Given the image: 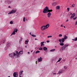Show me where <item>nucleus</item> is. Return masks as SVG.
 <instances>
[{
	"label": "nucleus",
	"mask_w": 77,
	"mask_h": 77,
	"mask_svg": "<svg viewBox=\"0 0 77 77\" xmlns=\"http://www.w3.org/2000/svg\"><path fill=\"white\" fill-rule=\"evenodd\" d=\"M55 51V49H53L51 50L50 51Z\"/></svg>",
	"instance_id": "7c9ffc66"
},
{
	"label": "nucleus",
	"mask_w": 77,
	"mask_h": 77,
	"mask_svg": "<svg viewBox=\"0 0 77 77\" xmlns=\"http://www.w3.org/2000/svg\"><path fill=\"white\" fill-rule=\"evenodd\" d=\"M25 21H26V18L24 17L23 18V21L25 22Z\"/></svg>",
	"instance_id": "f704fd0d"
},
{
	"label": "nucleus",
	"mask_w": 77,
	"mask_h": 77,
	"mask_svg": "<svg viewBox=\"0 0 77 77\" xmlns=\"http://www.w3.org/2000/svg\"><path fill=\"white\" fill-rule=\"evenodd\" d=\"M38 62H40L42 61V57H40L38 59Z\"/></svg>",
	"instance_id": "f8f14e48"
},
{
	"label": "nucleus",
	"mask_w": 77,
	"mask_h": 77,
	"mask_svg": "<svg viewBox=\"0 0 77 77\" xmlns=\"http://www.w3.org/2000/svg\"><path fill=\"white\" fill-rule=\"evenodd\" d=\"M39 50H43V49L42 48H41V47H40V48L38 49Z\"/></svg>",
	"instance_id": "c756f323"
},
{
	"label": "nucleus",
	"mask_w": 77,
	"mask_h": 77,
	"mask_svg": "<svg viewBox=\"0 0 77 77\" xmlns=\"http://www.w3.org/2000/svg\"><path fill=\"white\" fill-rule=\"evenodd\" d=\"M32 51H31V53H32Z\"/></svg>",
	"instance_id": "680f3d73"
},
{
	"label": "nucleus",
	"mask_w": 77,
	"mask_h": 77,
	"mask_svg": "<svg viewBox=\"0 0 77 77\" xmlns=\"http://www.w3.org/2000/svg\"><path fill=\"white\" fill-rule=\"evenodd\" d=\"M76 12H77V10H76Z\"/></svg>",
	"instance_id": "774afa93"
},
{
	"label": "nucleus",
	"mask_w": 77,
	"mask_h": 77,
	"mask_svg": "<svg viewBox=\"0 0 77 77\" xmlns=\"http://www.w3.org/2000/svg\"><path fill=\"white\" fill-rule=\"evenodd\" d=\"M40 53V51H37L36 52H35V54H37V53Z\"/></svg>",
	"instance_id": "c85d7f7f"
},
{
	"label": "nucleus",
	"mask_w": 77,
	"mask_h": 77,
	"mask_svg": "<svg viewBox=\"0 0 77 77\" xmlns=\"http://www.w3.org/2000/svg\"><path fill=\"white\" fill-rule=\"evenodd\" d=\"M43 49L44 51H46L48 50V49L47 48L45 47H44Z\"/></svg>",
	"instance_id": "4468645a"
},
{
	"label": "nucleus",
	"mask_w": 77,
	"mask_h": 77,
	"mask_svg": "<svg viewBox=\"0 0 77 77\" xmlns=\"http://www.w3.org/2000/svg\"><path fill=\"white\" fill-rule=\"evenodd\" d=\"M8 8H11V6H9L8 7Z\"/></svg>",
	"instance_id": "09e8293b"
},
{
	"label": "nucleus",
	"mask_w": 77,
	"mask_h": 77,
	"mask_svg": "<svg viewBox=\"0 0 77 77\" xmlns=\"http://www.w3.org/2000/svg\"><path fill=\"white\" fill-rule=\"evenodd\" d=\"M47 42H50V41H48V40L47 41Z\"/></svg>",
	"instance_id": "37998d69"
},
{
	"label": "nucleus",
	"mask_w": 77,
	"mask_h": 77,
	"mask_svg": "<svg viewBox=\"0 0 77 77\" xmlns=\"http://www.w3.org/2000/svg\"><path fill=\"white\" fill-rule=\"evenodd\" d=\"M25 48H27V46H25Z\"/></svg>",
	"instance_id": "6e6d98bb"
},
{
	"label": "nucleus",
	"mask_w": 77,
	"mask_h": 77,
	"mask_svg": "<svg viewBox=\"0 0 77 77\" xmlns=\"http://www.w3.org/2000/svg\"><path fill=\"white\" fill-rule=\"evenodd\" d=\"M23 39L22 38H21L19 40V42H21Z\"/></svg>",
	"instance_id": "72a5a7b5"
},
{
	"label": "nucleus",
	"mask_w": 77,
	"mask_h": 77,
	"mask_svg": "<svg viewBox=\"0 0 77 77\" xmlns=\"http://www.w3.org/2000/svg\"><path fill=\"white\" fill-rule=\"evenodd\" d=\"M37 48H35V49H36Z\"/></svg>",
	"instance_id": "338daca9"
},
{
	"label": "nucleus",
	"mask_w": 77,
	"mask_h": 77,
	"mask_svg": "<svg viewBox=\"0 0 77 77\" xmlns=\"http://www.w3.org/2000/svg\"><path fill=\"white\" fill-rule=\"evenodd\" d=\"M48 17V18H50V17H51V12H48V13L47 14Z\"/></svg>",
	"instance_id": "6e6552de"
},
{
	"label": "nucleus",
	"mask_w": 77,
	"mask_h": 77,
	"mask_svg": "<svg viewBox=\"0 0 77 77\" xmlns=\"http://www.w3.org/2000/svg\"><path fill=\"white\" fill-rule=\"evenodd\" d=\"M64 39L65 40H66V39H67V36H66V35H65L64 36Z\"/></svg>",
	"instance_id": "393cba45"
},
{
	"label": "nucleus",
	"mask_w": 77,
	"mask_h": 77,
	"mask_svg": "<svg viewBox=\"0 0 77 77\" xmlns=\"http://www.w3.org/2000/svg\"><path fill=\"white\" fill-rule=\"evenodd\" d=\"M63 24H61L60 26V27H63Z\"/></svg>",
	"instance_id": "c03bdc74"
},
{
	"label": "nucleus",
	"mask_w": 77,
	"mask_h": 77,
	"mask_svg": "<svg viewBox=\"0 0 77 77\" xmlns=\"http://www.w3.org/2000/svg\"><path fill=\"white\" fill-rule=\"evenodd\" d=\"M10 23V24H13V21H11Z\"/></svg>",
	"instance_id": "e433bc0d"
},
{
	"label": "nucleus",
	"mask_w": 77,
	"mask_h": 77,
	"mask_svg": "<svg viewBox=\"0 0 77 77\" xmlns=\"http://www.w3.org/2000/svg\"><path fill=\"white\" fill-rule=\"evenodd\" d=\"M75 13H74L70 17L71 19H72V18H74L75 17Z\"/></svg>",
	"instance_id": "9b49d317"
},
{
	"label": "nucleus",
	"mask_w": 77,
	"mask_h": 77,
	"mask_svg": "<svg viewBox=\"0 0 77 77\" xmlns=\"http://www.w3.org/2000/svg\"><path fill=\"white\" fill-rule=\"evenodd\" d=\"M18 74L16 72H14L13 73V77H18Z\"/></svg>",
	"instance_id": "1a4fd4ad"
},
{
	"label": "nucleus",
	"mask_w": 77,
	"mask_h": 77,
	"mask_svg": "<svg viewBox=\"0 0 77 77\" xmlns=\"http://www.w3.org/2000/svg\"><path fill=\"white\" fill-rule=\"evenodd\" d=\"M8 77H10V76H8Z\"/></svg>",
	"instance_id": "69168bd1"
},
{
	"label": "nucleus",
	"mask_w": 77,
	"mask_h": 77,
	"mask_svg": "<svg viewBox=\"0 0 77 77\" xmlns=\"http://www.w3.org/2000/svg\"><path fill=\"white\" fill-rule=\"evenodd\" d=\"M0 2H2V0H0Z\"/></svg>",
	"instance_id": "864d4df0"
},
{
	"label": "nucleus",
	"mask_w": 77,
	"mask_h": 77,
	"mask_svg": "<svg viewBox=\"0 0 77 77\" xmlns=\"http://www.w3.org/2000/svg\"><path fill=\"white\" fill-rule=\"evenodd\" d=\"M15 33H15V32L14 31L11 34V35L10 36H11V35H15Z\"/></svg>",
	"instance_id": "412c9836"
},
{
	"label": "nucleus",
	"mask_w": 77,
	"mask_h": 77,
	"mask_svg": "<svg viewBox=\"0 0 77 77\" xmlns=\"http://www.w3.org/2000/svg\"><path fill=\"white\" fill-rule=\"evenodd\" d=\"M8 4H11V2L9 1H8Z\"/></svg>",
	"instance_id": "4c0bfd02"
},
{
	"label": "nucleus",
	"mask_w": 77,
	"mask_h": 77,
	"mask_svg": "<svg viewBox=\"0 0 77 77\" xmlns=\"http://www.w3.org/2000/svg\"><path fill=\"white\" fill-rule=\"evenodd\" d=\"M68 21H69V20L67 19V20H66V22H68Z\"/></svg>",
	"instance_id": "a18cd8bd"
},
{
	"label": "nucleus",
	"mask_w": 77,
	"mask_h": 77,
	"mask_svg": "<svg viewBox=\"0 0 77 77\" xmlns=\"http://www.w3.org/2000/svg\"><path fill=\"white\" fill-rule=\"evenodd\" d=\"M65 39H64V38H62V39H61V41L62 42V43H63V42H64V41H65Z\"/></svg>",
	"instance_id": "a211bd4d"
},
{
	"label": "nucleus",
	"mask_w": 77,
	"mask_h": 77,
	"mask_svg": "<svg viewBox=\"0 0 77 77\" xmlns=\"http://www.w3.org/2000/svg\"><path fill=\"white\" fill-rule=\"evenodd\" d=\"M43 10H49V9L48 7H46L45 8L43 9Z\"/></svg>",
	"instance_id": "4be33fe9"
},
{
	"label": "nucleus",
	"mask_w": 77,
	"mask_h": 77,
	"mask_svg": "<svg viewBox=\"0 0 77 77\" xmlns=\"http://www.w3.org/2000/svg\"><path fill=\"white\" fill-rule=\"evenodd\" d=\"M41 30H45V29H46L45 26H43L41 27Z\"/></svg>",
	"instance_id": "0eeeda50"
},
{
	"label": "nucleus",
	"mask_w": 77,
	"mask_h": 77,
	"mask_svg": "<svg viewBox=\"0 0 77 77\" xmlns=\"http://www.w3.org/2000/svg\"><path fill=\"white\" fill-rule=\"evenodd\" d=\"M17 52H15L14 53H13L10 54H9V56L11 57L12 58L14 57V56H17Z\"/></svg>",
	"instance_id": "f257e3e1"
},
{
	"label": "nucleus",
	"mask_w": 77,
	"mask_h": 77,
	"mask_svg": "<svg viewBox=\"0 0 77 77\" xmlns=\"http://www.w3.org/2000/svg\"><path fill=\"white\" fill-rule=\"evenodd\" d=\"M44 42H41V47H42L43 45H44Z\"/></svg>",
	"instance_id": "dca6fc26"
},
{
	"label": "nucleus",
	"mask_w": 77,
	"mask_h": 77,
	"mask_svg": "<svg viewBox=\"0 0 77 77\" xmlns=\"http://www.w3.org/2000/svg\"><path fill=\"white\" fill-rule=\"evenodd\" d=\"M64 28H65V26H64Z\"/></svg>",
	"instance_id": "e2e57ef3"
},
{
	"label": "nucleus",
	"mask_w": 77,
	"mask_h": 77,
	"mask_svg": "<svg viewBox=\"0 0 77 77\" xmlns=\"http://www.w3.org/2000/svg\"><path fill=\"white\" fill-rule=\"evenodd\" d=\"M76 19H77V17H75L73 18V20H76Z\"/></svg>",
	"instance_id": "58836bf2"
},
{
	"label": "nucleus",
	"mask_w": 77,
	"mask_h": 77,
	"mask_svg": "<svg viewBox=\"0 0 77 77\" xmlns=\"http://www.w3.org/2000/svg\"><path fill=\"white\" fill-rule=\"evenodd\" d=\"M75 25H77V21L75 22Z\"/></svg>",
	"instance_id": "79ce46f5"
},
{
	"label": "nucleus",
	"mask_w": 77,
	"mask_h": 77,
	"mask_svg": "<svg viewBox=\"0 0 77 77\" xmlns=\"http://www.w3.org/2000/svg\"><path fill=\"white\" fill-rule=\"evenodd\" d=\"M36 64H37V61L36 62Z\"/></svg>",
	"instance_id": "bf43d9fd"
},
{
	"label": "nucleus",
	"mask_w": 77,
	"mask_h": 77,
	"mask_svg": "<svg viewBox=\"0 0 77 77\" xmlns=\"http://www.w3.org/2000/svg\"><path fill=\"white\" fill-rule=\"evenodd\" d=\"M14 31L15 32H16V33H17V31H18V29L17 28H15L14 29Z\"/></svg>",
	"instance_id": "aec40b11"
},
{
	"label": "nucleus",
	"mask_w": 77,
	"mask_h": 77,
	"mask_svg": "<svg viewBox=\"0 0 77 77\" xmlns=\"http://www.w3.org/2000/svg\"><path fill=\"white\" fill-rule=\"evenodd\" d=\"M76 59H77V58H75Z\"/></svg>",
	"instance_id": "0e129e2a"
},
{
	"label": "nucleus",
	"mask_w": 77,
	"mask_h": 77,
	"mask_svg": "<svg viewBox=\"0 0 77 77\" xmlns=\"http://www.w3.org/2000/svg\"><path fill=\"white\" fill-rule=\"evenodd\" d=\"M52 11H53V10H43V12L44 14H47L48 12H52Z\"/></svg>",
	"instance_id": "20e7f679"
},
{
	"label": "nucleus",
	"mask_w": 77,
	"mask_h": 77,
	"mask_svg": "<svg viewBox=\"0 0 77 77\" xmlns=\"http://www.w3.org/2000/svg\"><path fill=\"white\" fill-rule=\"evenodd\" d=\"M19 77H21V76H20V75H19Z\"/></svg>",
	"instance_id": "4d7b16f0"
},
{
	"label": "nucleus",
	"mask_w": 77,
	"mask_h": 77,
	"mask_svg": "<svg viewBox=\"0 0 77 77\" xmlns=\"http://www.w3.org/2000/svg\"><path fill=\"white\" fill-rule=\"evenodd\" d=\"M16 10H12L10 12L8 13V15H9V14H15V12H16Z\"/></svg>",
	"instance_id": "39448f33"
},
{
	"label": "nucleus",
	"mask_w": 77,
	"mask_h": 77,
	"mask_svg": "<svg viewBox=\"0 0 77 77\" xmlns=\"http://www.w3.org/2000/svg\"><path fill=\"white\" fill-rule=\"evenodd\" d=\"M50 38H51V37H52V36H50Z\"/></svg>",
	"instance_id": "5fc2aeb1"
},
{
	"label": "nucleus",
	"mask_w": 77,
	"mask_h": 77,
	"mask_svg": "<svg viewBox=\"0 0 77 77\" xmlns=\"http://www.w3.org/2000/svg\"><path fill=\"white\" fill-rule=\"evenodd\" d=\"M28 54H30V52H28Z\"/></svg>",
	"instance_id": "603ef678"
},
{
	"label": "nucleus",
	"mask_w": 77,
	"mask_h": 77,
	"mask_svg": "<svg viewBox=\"0 0 77 77\" xmlns=\"http://www.w3.org/2000/svg\"><path fill=\"white\" fill-rule=\"evenodd\" d=\"M56 5H57V3L56 2H54L52 4V5L53 6H55Z\"/></svg>",
	"instance_id": "f3484780"
},
{
	"label": "nucleus",
	"mask_w": 77,
	"mask_h": 77,
	"mask_svg": "<svg viewBox=\"0 0 77 77\" xmlns=\"http://www.w3.org/2000/svg\"><path fill=\"white\" fill-rule=\"evenodd\" d=\"M60 9V6H57L56 7V9H58V10H59V9Z\"/></svg>",
	"instance_id": "5701e85b"
},
{
	"label": "nucleus",
	"mask_w": 77,
	"mask_h": 77,
	"mask_svg": "<svg viewBox=\"0 0 77 77\" xmlns=\"http://www.w3.org/2000/svg\"><path fill=\"white\" fill-rule=\"evenodd\" d=\"M63 70L61 69V70H60L58 72V73H57V75L60 74H62V73H63Z\"/></svg>",
	"instance_id": "423d86ee"
},
{
	"label": "nucleus",
	"mask_w": 77,
	"mask_h": 77,
	"mask_svg": "<svg viewBox=\"0 0 77 77\" xmlns=\"http://www.w3.org/2000/svg\"><path fill=\"white\" fill-rule=\"evenodd\" d=\"M65 60H66L65 59H64L63 60V61H65Z\"/></svg>",
	"instance_id": "8fccbe9b"
},
{
	"label": "nucleus",
	"mask_w": 77,
	"mask_h": 77,
	"mask_svg": "<svg viewBox=\"0 0 77 77\" xmlns=\"http://www.w3.org/2000/svg\"><path fill=\"white\" fill-rule=\"evenodd\" d=\"M61 59H62V58H59V59L57 61V62H60V60H61Z\"/></svg>",
	"instance_id": "a878e982"
},
{
	"label": "nucleus",
	"mask_w": 77,
	"mask_h": 77,
	"mask_svg": "<svg viewBox=\"0 0 77 77\" xmlns=\"http://www.w3.org/2000/svg\"><path fill=\"white\" fill-rule=\"evenodd\" d=\"M53 74H54V75H56V73H53Z\"/></svg>",
	"instance_id": "49530a36"
},
{
	"label": "nucleus",
	"mask_w": 77,
	"mask_h": 77,
	"mask_svg": "<svg viewBox=\"0 0 77 77\" xmlns=\"http://www.w3.org/2000/svg\"><path fill=\"white\" fill-rule=\"evenodd\" d=\"M23 71H20L19 72L20 75V74H22L23 73Z\"/></svg>",
	"instance_id": "bb28decb"
},
{
	"label": "nucleus",
	"mask_w": 77,
	"mask_h": 77,
	"mask_svg": "<svg viewBox=\"0 0 77 77\" xmlns=\"http://www.w3.org/2000/svg\"><path fill=\"white\" fill-rule=\"evenodd\" d=\"M58 36L59 37H62V34H59Z\"/></svg>",
	"instance_id": "c9c22d12"
},
{
	"label": "nucleus",
	"mask_w": 77,
	"mask_h": 77,
	"mask_svg": "<svg viewBox=\"0 0 77 77\" xmlns=\"http://www.w3.org/2000/svg\"><path fill=\"white\" fill-rule=\"evenodd\" d=\"M70 14V15H72V14L71 13Z\"/></svg>",
	"instance_id": "13d9d810"
},
{
	"label": "nucleus",
	"mask_w": 77,
	"mask_h": 77,
	"mask_svg": "<svg viewBox=\"0 0 77 77\" xmlns=\"http://www.w3.org/2000/svg\"><path fill=\"white\" fill-rule=\"evenodd\" d=\"M72 40L73 41H77V37L75 38L74 39H72Z\"/></svg>",
	"instance_id": "6ab92c4d"
},
{
	"label": "nucleus",
	"mask_w": 77,
	"mask_h": 77,
	"mask_svg": "<svg viewBox=\"0 0 77 77\" xmlns=\"http://www.w3.org/2000/svg\"><path fill=\"white\" fill-rule=\"evenodd\" d=\"M75 5L74 4H73L72 5V7H75Z\"/></svg>",
	"instance_id": "cd10ccee"
},
{
	"label": "nucleus",
	"mask_w": 77,
	"mask_h": 77,
	"mask_svg": "<svg viewBox=\"0 0 77 77\" xmlns=\"http://www.w3.org/2000/svg\"><path fill=\"white\" fill-rule=\"evenodd\" d=\"M64 69H66V68H67V67L66 66H64Z\"/></svg>",
	"instance_id": "ea45409f"
},
{
	"label": "nucleus",
	"mask_w": 77,
	"mask_h": 77,
	"mask_svg": "<svg viewBox=\"0 0 77 77\" xmlns=\"http://www.w3.org/2000/svg\"><path fill=\"white\" fill-rule=\"evenodd\" d=\"M67 10H69V8H67Z\"/></svg>",
	"instance_id": "a19ab883"
},
{
	"label": "nucleus",
	"mask_w": 77,
	"mask_h": 77,
	"mask_svg": "<svg viewBox=\"0 0 77 77\" xmlns=\"http://www.w3.org/2000/svg\"><path fill=\"white\" fill-rule=\"evenodd\" d=\"M48 38H50V36H48L47 37Z\"/></svg>",
	"instance_id": "de8ad7c7"
},
{
	"label": "nucleus",
	"mask_w": 77,
	"mask_h": 77,
	"mask_svg": "<svg viewBox=\"0 0 77 77\" xmlns=\"http://www.w3.org/2000/svg\"><path fill=\"white\" fill-rule=\"evenodd\" d=\"M31 35L32 37H36V35Z\"/></svg>",
	"instance_id": "473e14b6"
},
{
	"label": "nucleus",
	"mask_w": 77,
	"mask_h": 77,
	"mask_svg": "<svg viewBox=\"0 0 77 77\" xmlns=\"http://www.w3.org/2000/svg\"><path fill=\"white\" fill-rule=\"evenodd\" d=\"M29 42V40L28 39L27 40H26L25 42V44H27Z\"/></svg>",
	"instance_id": "2eb2a0df"
},
{
	"label": "nucleus",
	"mask_w": 77,
	"mask_h": 77,
	"mask_svg": "<svg viewBox=\"0 0 77 77\" xmlns=\"http://www.w3.org/2000/svg\"><path fill=\"white\" fill-rule=\"evenodd\" d=\"M16 52H17V54H16L17 55V57H19L20 56H21V54H23V51H21L18 52L17 51H16Z\"/></svg>",
	"instance_id": "f03ea898"
},
{
	"label": "nucleus",
	"mask_w": 77,
	"mask_h": 77,
	"mask_svg": "<svg viewBox=\"0 0 77 77\" xmlns=\"http://www.w3.org/2000/svg\"><path fill=\"white\" fill-rule=\"evenodd\" d=\"M6 45L7 47V48H8V47H9V46H10V43L9 42H7V43L6 44Z\"/></svg>",
	"instance_id": "9d476101"
},
{
	"label": "nucleus",
	"mask_w": 77,
	"mask_h": 77,
	"mask_svg": "<svg viewBox=\"0 0 77 77\" xmlns=\"http://www.w3.org/2000/svg\"><path fill=\"white\" fill-rule=\"evenodd\" d=\"M30 34L31 35H32L31 34V32L30 33Z\"/></svg>",
	"instance_id": "052dcab7"
},
{
	"label": "nucleus",
	"mask_w": 77,
	"mask_h": 77,
	"mask_svg": "<svg viewBox=\"0 0 77 77\" xmlns=\"http://www.w3.org/2000/svg\"><path fill=\"white\" fill-rule=\"evenodd\" d=\"M59 45H61V46H63V45H64V44L63 43H60Z\"/></svg>",
	"instance_id": "b1692460"
},
{
	"label": "nucleus",
	"mask_w": 77,
	"mask_h": 77,
	"mask_svg": "<svg viewBox=\"0 0 77 77\" xmlns=\"http://www.w3.org/2000/svg\"><path fill=\"white\" fill-rule=\"evenodd\" d=\"M45 26V27H46V28L47 29L48 28V27H49L50 25H49V24L48 23L46 26Z\"/></svg>",
	"instance_id": "ddd939ff"
},
{
	"label": "nucleus",
	"mask_w": 77,
	"mask_h": 77,
	"mask_svg": "<svg viewBox=\"0 0 77 77\" xmlns=\"http://www.w3.org/2000/svg\"><path fill=\"white\" fill-rule=\"evenodd\" d=\"M69 45H68V44H65L62 47V49H60V50H61V51H63L64 50L66 49V47H68Z\"/></svg>",
	"instance_id": "7ed1b4c3"
},
{
	"label": "nucleus",
	"mask_w": 77,
	"mask_h": 77,
	"mask_svg": "<svg viewBox=\"0 0 77 77\" xmlns=\"http://www.w3.org/2000/svg\"><path fill=\"white\" fill-rule=\"evenodd\" d=\"M59 42H60V43H62V39H60L59 40Z\"/></svg>",
	"instance_id": "2f4dec72"
},
{
	"label": "nucleus",
	"mask_w": 77,
	"mask_h": 77,
	"mask_svg": "<svg viewBox=\"0 0 77 77\" xmlns=\"http://www.w3.org/2000/svg\"><path fill=\"white\" fill-rule=\"evenodd\" d=\"M35 40H38V39H36V38H35Z\"/></svg>",
	"instance_id": "3c124183"
}]
</instances>
